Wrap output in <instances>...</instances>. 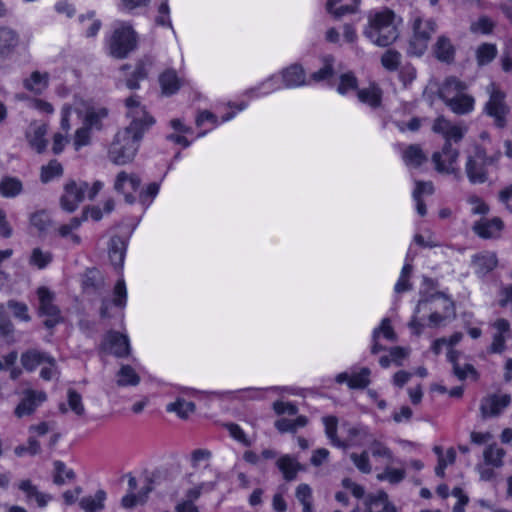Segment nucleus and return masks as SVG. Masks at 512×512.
<instances>
[{
	"instance_id": "obj_1",
	"label": "nucleus",
	"mask_w": 512,
	"mask_h": 512,
	"mask_svg": "<svg viewBox=\"0 0 512 512\" xmlns=\"http://www.w3.org/2000/svg\"><path fill=\"white\" fill-rule=\"evenodd\" d=\"M125 107L130 122L115 134L108 149L109 159L117 165H125L135 158L145 133L155 124L138 95L128 97Z\"/></svg>"
},
{
	"instance_id": "obj_2",
	"label": "nucleus",
	"mask_w": 512,
	"mask_h": 512,
	"mask_svg": "<svg viewBox=\"0 0 512 512\" xmlns=\"http://www.w3.org/2000/svg\"><path fill=\"white\" fill-rule=\"evenodd\" d=\"M429 313L430 327H438L450 317L455 316L454 302L442 292H436L430 296L423 297L418 301L414 315L409 322V327L414 334L420 335L424 328L423 318L420 313Z\"/></svg>"
},
{
	"instance_id": "obj_3",
	"label": "nucleus",
	"mask_w": 512,
	"mask_h": 512,
	"mask_svg": "<svg viewBox=\"0 0 512 512\" xmlns=\"http://www.w3.org/2000/svg\"><path fill=\"white\" fill-rule=\"evenodd\" d=\"M367 20L363 34L374 45L386 47L398 38L401 19L392 10L382 8L370 11Z\"/></svg>"
},
{
	"instance_id": "obj_4",
	"label": "nucleus",
	"mask_w": 512,
	"mask_h": 512,
	"mask_svg": "<svg viewBox=\"0 0 512 512\" xmlns=\"http://www.w3.org/2000/svg\"><path fill=\"white\" fill-rule=\"evenodd\" d=\"M468 85L457 77L450 76L439 88V97L447 107L457 115L471 113L475 107V99L466 93Z\"/></svg>"
},
{
	"instance_id": "obj_5",
	"label": "nucleus",
	"mask_w": 512,
	"mask_h": 512,
	"mask_svg": "<svg viewBox=\"0 0 512 512\" xmlns=\"http://www.w3.org/2000/svg\"><path fill=\"white\" fill-rule=\"evenodd\" d=\"M501 157V154L495 153L488 156L486 150L476 145L468 154L465 163V173L472 184H482L488 181V167L495 165Z\"/></svg>"
},
{
	"instance_id": "obj_6",
	"label": "nucleus",
	"mask_w": 512,
	"mask_h": 512,
	"mask_svg": "<svg viewBox=\"0 0 512 512\" xmlns=\"http://www.w3.org/2000/svg\"><path fill=\"white\" fill-rule=\"evenodd\" d=\"M413 34L409 41L408 52L415 56H421L426 51L432 35L436 32L437 24L432 18H424L420 13L413 14Z\"/></svg>"
},
{
	"instance_id": "obj_7",
	"label": "nucleus",
	"mask_w": 512,
	"mask_h": 512,
	"mask_svg": "<svg viewBox=\"0 0 512 512\" xmlns=\"http://www.w3.org/2000/svg\"><path fill=\"white\" fill-rule=\"evenodd\" d=\"M485 91L489 97L483 108L484 113L493 118L495 126L504 128L507 124V115L510 112L506 94L494 82L487 85Z\"/></svg>"
},
{
	"instance_id": "obj_8",
	"label": "nucleus",
	"mask_w": 512,
	"mask_h": 512,
	"mask_svg": "<svg viewBox=\"0 0 512 512\" xmlns=\"http://www.w3.org/2000/svg\"><path fill=\"white\" fill-rule=\"evenodd\" d=\"M136 33L133 28L124 22L117 24L109 42L110 54L118 59H123L136 47Z\"/></svg>"
},
{
	"instance_id": "obj_9",
	"label": "nucleus",
	"mask_w": 512,
	"mask_h": 512,
	"mask_svg": "<svg viewBox=\"0 0 512 512\" xmlns=\"http://www.w3.org/2000/svg\"><path fill=\"white\" fill-rule=\"evenodd\" d=\"M38 296V315L45 317L44 326L47 329H52L56 325L63 322L64 318L61 314V310L55 304V294L48 288L42 286L37 289Z\"/></svg>"
},
{
	"instance_id": "obj_10",
	"label": "nucleus",
	"mask_w": 512,
	"mask_h": 512,
	"mask_svg": "<svg viewBox=\"0 0 512 512\" xmlns=\"http://www.w3.org/2000/svg\"><path fill=\"white\" fill-rule=\"evenodd\" d=\"M459 156L457 149H454L448 141L439 152L432 155V162L435 170L443 174H452L456 171V163Z\"/></svg>"
},
{
	"instance_id": "obj_11",
	"label": "nucleus",
	"mask_w": 512,
	"mask_h": 512,
	"mask_svg": "<svg viewBox=\"0 0 512 512\" xmlns=\"http://www.w3.org/2000/svg\"><path fill=\"white\" fill-rule=\"evenodd\" d=\"M22 394L23 397L14 411L18 418L33 414L47 400V394L40 390L25 389Z\"/></svg>"
},
{
	"instance_id": "obj_12",
	"label": "nucleus",
	"mask_w": 512,
	"mask_h": 512,
	"mask_svg": "<svg viewBox=\"0 0 512 512\" xmlns=\"http://www.w3.org/2000/svg\"><path fill=\"white\" fill-rule=\"evenodd\" d=\"M102 347L119 358L127 357L131 350L128 336L116 331H109L106 334Z\"/></svg>"
},
{
	"instance_id": "obj_13",
	"label": "nucleus",
	"mask_w": 512,
	"mask_h": 512,
	"mask_svg": "<svg viewBox=\"0 0 512 512\" xmlns=\"http://www.w3.org/2000/svg\"><path fill=\"white\" fill-rule=\"evenodd\" d=\"M511 397L508 394H492L481 400L480 411L483 418L495 417L509 406Z\"/></svg>"
},
{
	"instance_id": "obj_14",
	"label": "nucleus",
	"mask_w": 512,
	"mask_h": 512,
	"mask_svg": "<svg viewBox=\"0 0 512 512\" xmlns=\"http://www.w3.org/2000/svg\"><path fill=\"white\" fill-rule=\"evenodd\" d=\"M127 302V290L123 279H119L114 287L113 300L103 299L100 307V316L103 319L111 318L113 315L110 313L112 305L120 309H124Z\"/></svg>"
},
{
	"instance_id": "obj_15",
	"label": "nucleus",
	"mask_w": 512,
	"mask_h": 512,
	"mask_svg": "<svg viewBox=\"0 0 512 512\" xmlns=\"http://www.w3.org/2000/svg\"><path fill=\"white\" fill-rule=\"evenodd\" d=\"M281 79L283 87L285 88H297L310 85L304 68L297 63L284 68L281 71Z\"/></svg>"
},
{
	"instance_id": "obj_16",
	"label": "nucleus",
	"mask_w": 512,
	"mask_h": 512,
	"mask_svg": "<svg viewBox=\"0 0 512 512\" xmlns=\"http://www.w3.org/2000/svg\"><path fill=\"white\" fill-rule=\"evenodd\" d=\"M503 228L504 223L498 217H494L492 219H481L473 225V231L483 239L499 238Z\"/></svg>"
},
{
	"instance_id": "obj_17",
	"label": "nucleus",
	"mask_w": 512,
	"mask_h": 512,
	"mask_svg": "<svg viewBox=\"0 0 512 512\" xmlns=\"http://www.w3.org/2000/svg\"><path fill=\"white\" fill-rule=\"evenodd\" d=\"M18 488L25 494V500L28 504L33 501L39 508H44L52 500V496L38 490L37 486L31 480H22L18 484Z\"/></svg>"
},
{
	"instance_id": "obj_18",
	"label": "nucleus",
	"mask_w": 512,
	"mask_h": 512,
	"mask_svg": "<svg viewBox=\"0 0 512 512\" xmlns=\"http://www.w3.org/2000/svg\"><path fill=\"white\" fill-rule=\"evenodd\" d=\"M87 219L86 215L79 217H73L66 224L60 225L56 229V233L59 237L65 239L70 245L76 246L81 242L80 236L76 233V230L79 229L82 222Z\"/></svg>"
},
{
	"instance_id": "obj_19",
	"label": "nucleus",
	"mask_w": 512,
	"mask_h": 512,
	"mask_svg": "<svg viewBox=\"0 0 512 512\" xmlns=\"http://www.w3.org/2000/svg\"><path fill=\"white\" fill-rule=\"evenodd\" d=\"M21 364L27 371H34L39 365L54 364V358L45 352L30 349L21 355Z\"/></svg>"
},
{
	"instance_id": "obj_20",
	"label": "nucleus",
	"mask_w": 512,
	"mask_h": 512,
	"mask_svg": "<svg viewBox=\"0 0 512 512\" xmlns=\"http://www.w3.org/2000/svg\"><path fill=\"white\" fill-rule=\"evenodd\" d=\"M498 260L495 253L482 252L473 256L472 265L475 269V273L484 277L490 273L496 266Z\"/></svg>"
},
{
	"instance_id": "obj_21",
	"label": "nucleus",
	"mask_w": 512,
	"mask_h": 512,
	"mask_svg": "<svg viewBox=\"0 0 512 512\" xmlns=\"http://www.w3.org/2000/svg\"><path fill=\"white\" fill-rule=\"evenodd\" d=\"M184 80L173 69H166L159 75V84L164 95L175 94L183 85Z\"/></svg>"
},
{
	"instance_id": "obj_22",
	"label": "nucleus",
	"mask_w": 512,
	"mask_h": 512,
	"mask_svg": "<svg viewBox=\"0 0 512 512\" xmlns=\"http://www.w3.org/2000/svg\"><path fill=\"white\" fill-rule=\"evenodd\" d=\"M493 327L497 332L493 336L490 350L493 353H501L505 350V342L510 331V324L506 319L501 318L494 322Z\"/></svg>"
},
{
	"instance_id": "obj_23",
	"label": "nucleus",
	"mask_w": 512,
	"mask_h": 512,
	"mask_svg": "<svg viewBox=\"0 0 512 512\" xmlns=\"http://www.w3.org/2000/svg\"><path fill=\"white\" fill-rule=\"evenodd\" d=\"M127 242L124 238L119 236H113L109 242V258L111 263L115 267H122L125 253H126Z\"/></svg>"
},
{
	"instance_id": "obj_24",
	"label": "nucleus",
	"mask_w": 512,
	"mask_h": 512,
	"mask_svg": "<svg viewBox=\"0 0 512 512\" xmlns=\"http://www.w3.org/2000/svg\"><path fill=\"white\" fill-rule=\"evenodd\" d=\"M322 66L315 72L311 73L308 81L312 83H320L330 80L334 75V58L331 55H326L322 59Z\"/></svg>"
},
{
	"instance_id": "obj_25",
	"label": "nucleus",
	"mask_w": 512,
	"mask_h": 512,
	"mask_svg": "<svg viewBox=\"0 0 512 512\" xmlns=\"http://www.w3.org/2000/svg\"><path fill=\"white\" fill-rule=\"evenodd\" d=\"M49 84V74L34 71L31 75L23 80V86L34 94H41Z\"/></svg>"
},
{
	"instance_id": "obj_26",
	"label": "nucleus",
	"mask_w": 512,
	"mask_h": 512,
	"mask_svg": "<svg viewBox=\"0 0 512 512\" xmlns=\"http://www.w3.org/2000/svg\"><path fill=\"white\" fill-rule=\"evenodd\" d=\"M107 494L104 490H98L94 496H85L79 501V506L85 512H100L105 508Z\"/></svg>"
},
{
	"instance_id": "obj_27",
	"label": "nucleus",
	"mask_w": 512,
	"mask_h": 512,
	"mask_svg": "<svg viewBox=\"0 0 512 512\" xmlns=\"http://www.w3.org/2000/svg\"><path fill=\"white\" fill-rule=\"evenodd\" d=\"M19 44L18 34L7 27L0 28V55L8 56Z\"/></svg>"
},
{
	"instance_id": "obj_28",
	"label": "nucleus",
	"mask_w": 512,
	"mask_h": 512,
	"mask_svg": "<svg viewBox=\"0 0 512 512\" xmlns=\"http://www.w3.org/2000/svg\"><path fill=\"white\" fill-rule=\"evenodd\" d=\"M46 133L47 126L45 124L32 126L27 133L29 144L38 153L43 152L47 147V140L45 139Z\"/></svg>"
},
{
	"instance_id": "obj_29",
	"label": "nucleus",
	"mask_w": 512,
	"mask_h": 512,
	"mask_svg": "<svg viewBox=\"0 0 512 512\" xmlns=\"http://www.w3.org/2000/svg\"><path fill=\"white\" fill-rule=\"evenodd\" d=\"M29 222L40 234H46L53 226V220L45 209L33 212L29 217Z\"/></svg>"
},
{
	"instance_id": "obj_30",
	"label": "nucleus",
	"mask_w": 512,
	"mask_h": 512,
	"mask_svg": "<svg viewBox=\"0 0 512 512\" xmlns=\"http://www.w3.org/2000/svg\"><path fill=\"white\" fill-rule=\"evenodd\" d=\"M281 87L282 86L280 84L279 77L276 75H272L266 80H264L262 83H260L258 86L248 90L246 94L251 98L260 97L277 91L281 89Z\"/></svg>"
},
{
	"instance_id": "obj_31",
	"label": "nucleus",
	"mask_w": 512,
	"mask_h": 512,
	"mask_svg": "<svg viewBox=\"0 0 512 512\" xmlns=\"http://www.w3.org/2000/svg\"><path fill=\"white\" fill-rule=\"evenodd\" d=\"M402 159L407 166L417 168L427 161V156L419 145L412 144L403 151Z\"/></svg>"
},
{
	"instance_id": "obj_32",
	"label": "nucleus",
	"mask_w": 512,
	"mask_h": 512,
	"mask_svg": "<svg viewBox=\"0 0 512 512\" xmlns=\"http://www.w3.org/2000/svg\"><path fill=\"white\" fill-rule=\"evenodd\" d=\"M141 179L136 174L120 172L114 182L116 191H136L140 188Z\"/></svg>"
},
{
	"instance_id": "obj_33",
	"label": "nucleus",
	"mask_w": 512,
	"mask_h": 512,
	"mask_svg": "<svg viewBox=\"0 0 512 512\" xmlns=\"http://www.w3.org/2000/svg\"><path fill=\"white\" fill-rule=\"evenodd\" d=\"M357 97L361 103L376 108L381 104L382 92L376 85H370L357 91Z\"/></svg>"
},
{
	"instance_id": "obj_34",
	"label": "nucleus",
	"mask_w": 512,
	"mask_h": 512,
	"mask_svg": "<svg viewBox=\"0 0 512 512\" xmlns=\"http://www.w3.org/2000/svg\"><path fill=\"white\" fill-rule=\"evenodd\" d=\"M460 352L454 349H449L447 353L448 360L453 364L454 374L460 379L464 380L468 376H476V370L471 364H465L461 367L458 363Z\"/></svg>"
},
{
	"instance_id": "obj_35",
	"label": "nucleus",
	"mask_w": 512,
	"mask_h": 512,
	"mask_svg": "<svg viewBox=\"0 0 512 512\" xmlns=\"http://www.w3.org/2000/svg\"><path fill=\"white\" fill-rule=\"evenodd\" d=\"M104 188V183L100 180L89 184L82 180H70L65 184V192H99Z\"/></svg>"
},
{
	"instance_id": "obj_36",
	"label": "nucleus",
	"mask_w": 512,
	"mask_h": 512,
	"mask_svg": "<svg viewBox=\"0 0 512 512\" xmlns=\"http://www.w3.org/2000/svg\"><path fill=\"white\" fill-rule=\"evenodd\" d=\"M365 505L371 506L375 511L397 512L396 507L388 501V495L385 492H379L376 496H369L365 500Z\"/></svg>"
},
{
	"instance_id": "obj_37",
	"label": "nucleus",
	"mask_w": 512,
	"mask_h": 512,
	"mask_svg": "<svg viewBox=\"0 0 512 512\" xmlns=\"http://www.w3.org/2000/svg\"><path fill=\"white\" fill-rule=\"evenodd\" d=\"M108 115L106 108H91L88 109L84 118L83 125L89 129L100 130L102 127V120Z\"/></svg>"
},
{
	"instance_id": "obj_38",
	"label": "nucleus",
	"mask_w": 512,
	"mask_h": 512,
	"mask_svg": "<svg viewBox=\"0 0 512 512\" xmlns=\"http://www.w3.org/2000/svg\"><path fill=\"white\" fill-rule=\"evenodd\" d=\"M277 466L287 481L295 479L297 472L300 469V464L289 455L281 457L277 461Z\"/></svg>"
},
{
	"instance_id": "obj_39",
	"label": "nucleus",
	"mask_w": 512,
	"mask_h": 512,
	"mask_svg": "<svg viewBox=\"0 0 512 512\" xmlns=\"http://www.w3.org/2000/svg\"><path fill=\"white\" fill-rule=\"evenodd\" d=\"M505 451L496 444H490L483 452L486 465L499 468L503 465Z\"/></svg>"
},
{
	"instance_id": "obj_40",
	"label": "nucleus",
	"mask_w": 512,
	"mask_h": 512,
	"mask_svg": "<svg viewBox=\"0 0 512 512\" xmlns=\"http://www.w3.org/2000/svg\"><path fill=\"white\" fill-rule=\"evenodd\" d=\"M140 382V377L130 365H122L117 373L118 386H137Z\"/></svg>"
},
{
	"instance_id": "obj_41",
	"label": "nucleus",
	"mask_w": 512,
	"mask_h": 512,
	"mask_svg": "<svg viewBox=\"0 0 512 512\" xmlns=\"http://www.w3.org/2000/svg\"><path fill=\"white\" fill-rule=\"evenodd\" d=\"M168 412L176 413L182 419L188 418L195 411V404L183 398H177L175 402L169 403L166 407Z\"/></svg>"
},
{
	"instance_id": "obj_42",
	"label": "nucleus",
	"mask_w": 512,
	"mask_h": 512,
	"mask_svg": "<svg viewBox=\"0 0 512 512\" xmlns=\"http://www.w3.org/2000/svg\"><path fill=\"white\" fill-rule=\"evenodd\" d=\"M79 22L87 37L95 36L101 28V21L95 18V12L89 11L79 16Z\"/></svg>"
},
{
	"instance_id": "obj_43",
	"label": "nucleus",
	"mask_w": 512,
	"mask_h": 512,
	"mask_svg": "<svg viewBox=\"0 0 512 512\" xmlns=\"http://www.w3.org/2000/svg\"><path fill=\"white\" fill-rule=\"evenodd\" d=\"M436 57L441 61L449 62L454 57V47L445 36H440L435 45Z\"/></svg>"
},
{
	"instance_id": "obj_44",
	"label": "nucleus",
	"mask_w": 512,
	"mask_h": 512,
	"mask_svg": "<svg viewBox=\"0 0 512 512\" xmlns=\"http://www.w3.org/2000/svg\"><path fill=\"white\" fill-rule=\"evenodd\" d=\"M53 260V255L49 250H43L36 247L32 250L29 264L37 267L38 269L46 268Z\"/></svg>"
},
{
	"instance_id": "obj_45",
	"label": "nucleus",
	"mask_w": 512,
	"mask_h": 512,
	"mask_svg": "<svg viewBox=\"0 0 512 512\" xmlns=\"http://www.w3.org/2000/svg\"><path fill=\"white\" fill-rule=\"evenodd\" d=\"M348 436L349 440L355 445L370 443L373 438V435L370 433L368 427L363 425H357L349 428Z\"/></svg>"
},
{
	"instance_id": "obj_46",
	"label": "nucleus",
	"mask_w": 512,
	"mask_h": 512,
	"mask_svg": "<svg viewBox=\"0 0 512 512\" xmlns=\"http://www.w3.org/2000/svg\"><path fill=\"white\" fill-rule=\"evenodd\" d=\"M54 466V475L53 482L56 485H63L66 480H73L75 478V473L72 469H68L64 462L60 460H56L53 463Z\"/></svg>"
},
{
	"instance_id": "obj_47",
	"label": "nucleus",
	"mask_w": 512,
	"mask_h": 512,
	"mask_svg": "<svg viewBox=\"0 0 512 512\" xmlns=\"http://www.w3.org/2000/svg\"><path fill=\"white\" fill-rule=\"evenodd\" d=\"M325 433L334 446L345 447V444L337 437L338 419L335 416L323 417Z\"/></svg>"
},
{
	"instance_id": "obj_48",
	"label": "nucleus",
	"mask_w": 512,
	"mask_h": 512,
	"mask_svg": "<svg viewBox=\"0 0 512 512\" xmlns=\"http://www.w3.org/2000/svg\"><path fill=\"white\" fill-rule=\"evenodd\" d=\"M497 56V47L494 44L484 43L476 51L477 62L480 66L489 64Z\"/></svg>"
},
{
	"instance_id": "obj_49",
	"label": "nucleus",
	"mask_w": 512,
	"mask_h": 512,
	"mask_svg": "<svg viewBox=\"0 0 512 512\" xmlns=\"http://www.w3.org/2000/svg\"><path fill=\"white\" fill-rule=\"evenodd\" d=\"M371 371L367 367L361 368L358 372H352L349 381L350 389H364L370 384Z\"/></svg>"
},
{
	"instance_id": "obj_50",
	"label": "nucleus",
	"mask_w": 512,
	"mask_h": 512,
	"mask_svg": "<svg viewBox=\"0 0 512 512\" xmlns=\"http://www.w3.org/2000/svg\"><path fill=\"white\" fill-rule=\"evenodd\" d=\"M357 87V78L352 72H348L340 76L337 92L341 95H347L352 91H356Z\"/></svg>"
},
{
	"instance_id": "obj_51",
	"label": "nucleus",
	"mask_w": 512,
	"mask_h": 512,
	"mask_svg": "<svg viewBox=\"0 0 512 512\" xmlns=\"http://www.w3.org/2000/svg\"><path fill=\"white\" fill-rule=\"evenodd\" d=\"M83 200L84 194H63L59 203L64 211L72 213L78 208Z\"/></svg>"
},
{
	"instance_id": "obj_52",
	"label": "nucleus",
	"mask_w": 512,
	"mask_h": 512,
	"mask_svg": "<svg viewBox=\"0 0 512 512\" xmlns=\"http://www.w3.org/2000/svg\"><path fill=\"white\" fill-rule=\"evenodd\" d=\"M370 451L373 457H381L387 460L388 463L394 461L393 453L384 443L372 438L370 441Z\"/></svg>"
},
{
	"instance_id": "obj_53",
	"label": "nucleus",
	"mask_w": 512,
	"mask_h": 512,
	"mask_svg": "<svg viewBox=\"0 0 512 512\" xmlns=\"http://www.w3.org/2000/svg\"><path fill=\"white\" fill-rule=\"evenodd\" d=\"M158 15L155 18V23L159 26L173 28L170 18L169 0H161L157 7Z\"/></svg>"
},
{
	"instance_id": "obj_54",
	"label": "nucleus",
	"mask_w": 512,
	"mask_h": 512,
	"mask_svg": "<svg viewBox=\"0 0 512 512\" xmlns=\"http://www.w3.org/2000/svg\"><path fill=\"white\" fill-rule=\"evenodd\" d=\"M67 398L69 408L77 416H83L85 414V407L83 405L81 395L75 390L69 389L67 393Z\"/></svg>"
},
{
	"instance_id": "obj_55",
	"label": "nucleus",
	"mask_w": 512,
	"mask_h": 512,
	"mask_svg": "<svg viewBox=\"0 0 512 512\" xmlns=\"http://www.w3.org/2000/svg\"><path fill=\"white\" fill-rule=\"evenodd\" d=\"M62 174V166L56 160L50 161L47 166H43L41 170V180L46 183L51 181L54 177Z\"/></svg>"
},
{
	"instance_id": "obj_56",
	"label": "nucleus",
	"mask_w": 512,
	"mask_h": 512,
	"mask_svg": "<svg viewBox=\"0 0 512 512\" xmlns=\"http://www.w3.org/2000/svg\"><path fill=\"white\" fill-rule=\"evenodd\" d=\"M401 61V54L395 50H387L381 58V63L387 70L394 71L398 68Z\"/></svg>"
},
{
	"instance_id": "obj_57",
	"label": "nucleus",
	"mask_w": 512,
	"mask_h": 512,
	"mask_svg": "<svg viewBox=\"0 0 512 512\" xmlns=\"http://www.w3.org/2000/svg\"><path fill=\"white\" fill-rule=\"evenodd\" d=\"M456 458V453L453 448H449L446 452V455H440L438 458V464L435 468V474L441 478L445 476V468L448 464L454 463Z\"/></svg>"
},
{
	"instance_id": "obj_58",
	"label": "nucleus",
	"mask_w": 512,
	"mask_h": 512,
	"mask_svg": "<svg viewBox=\"0 0 512 512\" xmlns=\"http://www.w3.org/2000/svg\"><path fill=\"white\" fill-rule=\"evenodd\" d=\"M8 308L13 312L14 317L29 322L31 317L28 313V306L25 303L10 300L7 303Z\"/></svg>"
},
{
	"instance_id": "obj_59",
	"label": "nucleus",
	"mask_w": 512,
	"mask_h": 512,
	"mask_svg": "<svg viewBox=\"0 0 512 512\" xmlns=\"http://www.w3.org/2000/svg\"><path fill=\"white\" fill-rule=\"evenodd\" d=\"M405 478V470L393 469L387 467L382 473L377 475V479L380 481L387 480L392 484L401 482Z\"/></svg>"
},
{
	"instance_id": "obj_60",
	"label": "nucleus",
	"mask_w": 512,
	"mask_h": 512,
	"mask_svg": "<svg viewBox=\"0 0 512 512\" xmlns=\"http://www.w3.org/2000/svg\"><path fill=\"white\" fill-rule=\"evenodd\" d=\"M350 458L359 471L365 474L371 472L372 467L369 461V455L367 451H363L361 454L352 453L350 455Z\"/></svg>"
},
{
	"instance_id": "obj_61",
	"label": "nucleus",
	"mask_w": 512,
	"mask_h": 512,
	"mask_svg": "<svg viewBox=\"0 0 512 512\" xmlns=\"http://www.w3.org/2000/svg\"><path fill=\"white\" fill-rule=\"evenodd\" d=\"M215 486H216L215 482L200 483L199 485H197L187 491V493H186L187 500L186 501H191V503H193V501L197 500L203 492L213 491L215 489Z\"/></svg>"
},
{
	"instance_id": "obj_62",
	"label": "nucleus",
	"mask_w": 512,
	"mask_h": 512,
	"mask_svg": "<svg viewBox=\"0 0 512 512\" xmlns=\"http://www.w3.org/2000/svg\"><path fill=\"white\" fill-rule=\"evenodd\" d=\"M493 28L494 22L486 16L480 17L471 24V31L476 33L489 34L492 32Z\"/></svg>"
},
{
	"instance_id": "obj_63",
	"label": "nucleus",
	"mask_w": 512,
	"mask_h": 512,
	"mask_svg": "<svg viewBox=\"0 0 512 512\" xmlns=\"http://www.w3.org/2000/svg\"><path fill=\"white\" fill-rule=\"evenodd\" d=\"M226 429L228 430L230 436L237 440L238 442L242 443L245 446H250L251 442L247 438L245 432L242 430V428L235 423H228L225 424Z\"/></svg>"
},
{
	"instance_id": "obj_64",
	"label": "nucleus",
	"mask_w": 512,
	"mask_h": 512,
	"mask_svg": "<svg viewBox=\"0 0 512 512\" xmlns=\"http://www.w3.org/2000/svg\"><path fill=\"white\" fill-rule=\"evenodd\" d=\"M90 135L91 129L85 125L77 129L74 136L75 149L79 150L81 147L88 145L90 143Z\"/></svg>"
}]
</instances>
